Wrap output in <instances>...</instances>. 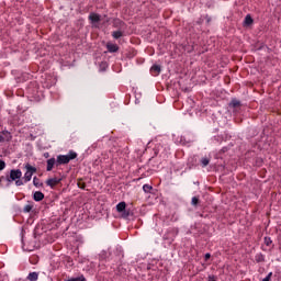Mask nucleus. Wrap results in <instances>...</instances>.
<instances>
[{"label": "nucleus", "mask_w": 281, "mask_h": 281, "mask_svg": "<svg viewBox=\"0 0 281 281\" xmlns=\"http://www.w3.org/2000/svg\"><path fill=\"white\" fill-rule=\"evenodd\" d=\"M106 49L110 54H115V53L120 52V46H117V44H113V43L109 42L106 44Z\"/></svg>", "instance_id": "obj_5"}, {"label": "nucleus", "mask_w": 281, "mask_h": 281, "mask_svg": "<svg viewBox=\"0 0 281 281\" xmlns=\"http://www.w3.org/2000/svg\"><path fill=\"white\" fill-rule=\"evenodd\" d=\"M255 260H256V262H265V255H262V254H257V255L255 256Z\"/></svg>", "instance_id": "obj_17"}, {"label": "nucleus", "mask_w": 281, "mask_h": 281, "mask_svg": "<svg viewBox=\"0 0 281 281\" xmlns=\"http://www.w3.org/2000/svg\"><path fill=\"white\" fill-rule=\"evenodd\" d=\"M126 210V202H120L117 205H116V211L122 214V212H124Z\"/></svg>", "instance_id": "obj_12"}, {"label": "nucleus", "mask_w": 281, "mask_h": 281, "mask_svg": "<svg viewBox=\"0 0 281 281\" xmlns=\"http://www.w3.org/2000/svg\"><path fill=\"white\" fill-rule=\"evenodd\" d=\"M77 186L80 188V190H85V188H87V183H85L82 180H78Z\"/></svg>", "instance_id": "obj_18"}, {"label": "nucleus", "mask_w": 281, "mask_h": 281, "mask_svg": "<svg viewBox=\"0 0 281 281\" xmlns=\"http://www.w3.org/2000/svg\"><path fill=\"white\" fill-rule=\"evenodd\" d=\"M122 36H124V32L122 31L112 32V37L115 38V41H117V38H122Z\"/></svg>", "instance_id": "obj_14"}, {"label": "nucleus", "mask_w": 281, "mask_h": 281, "mask_svg": "<svg viewBox=\"0 0 281 281\" xmlns=\"http://www.w3.org/2000/svg\"><path fill=\"white\" fill-rule=\"evenodd\" d=\"M150 74L151 76H159L161 74V66L159 65L151 66Z\"/></svg>", "instance_id": "obj_8"}, {"label": "nucleus", "mask_w": 281, "mask_h": 281, "mask_svg": "<svg viewBox=\"0 0 281 281\" xmlns=\"http://www.w3.org/2000/svg\"><path fill=\"white\" fill-rule=\"evenodd\" d=\"M78 157V153L70 150L68 155H58L57 156V166H65L69 164V161L76 159Z\"/></svg>", "instance_id": "obj_1"}, {"label": "nucleus", "mask_w": 281, "mask_h": 281, "mask_svg": "<svg viewBox=\"0 0 281 281\" xmlns=\"http://www.w3.org/2000/svg\"><path fill=\"white\" fill-rule=\"evenodd\" d=\"M210 258H212V255L210 252H206L204 256L205 262H207L210 260Z\"/></svg>", "instance_id": "obj_28"}, {"label": "nucleus", "mask_w": 281, "mask_h": 281, "mask_svg": "<svg viewBox=\"0 0 281 281\" xmlns=\"http://www.w3.org/2000/svg\"><path fill=\"white\" fill-rule=\"evenodd\" d=\"M22 177H23V172L21 171V169H12L10 171V176L7 178V181H9V183H12V181H16Z\"/></svg>", "instance_id": "obj_3"}, {"label": "nucleus", "mask_w": 281, "mask_h": 281, "mask_svg": "<svg viewBox=\"0 0 281 281\" xmlns=\"http://www.w3.org/2000/svg\"><path fill=\"white\" fill-rule=\"evenodd\" d=\"M33 199L34 201H43V199H45V194L41 191H36L34 194H33Z\"/></svg>", "instance_id": "obj_10"}, {"label": "nucleus", "mask_w": 281, "mask_h": 281, "mask_svg": "<svg viewBox=\"0 0 281 281\" xmlns=\"http://www.w3.org/2000/svg\"><path fill=\"white\" fill-rule=\"evenodd\" d=\"M114 25L115 27H117V25H124V22H122L121 20H115Z\"/></svg>", "instance_id": "obj_29"}, {"label": "nucleus", "mask_w": 281, "mask_h": 281, "mask_svg": "<svg viewBox=\"0 0 281 281\" xmlns=\"http://www.w3.org/2000/svg\"><path fill=\"white\" fill-rule=\"evenodd\" d=\"M245 25H251L254 23V18H251V15H246L245 21H244Z\"/></svg>", "instance_id": "obj_16"}, {"label": "nucleus", "mask_w": 281, "mask_h": 281, "mask_svg": "<svg viewBox=\"0 0 281 281\" xmlns=\"http://www.w3.org/2000/svg\"><path fill=\"white\" fill-rule=\"evenodd\" d=\"M271 278H273V272H269L268 276L262 279V281H271Z\"/></svg>", "instance_id": "obj_25"}, {"label": "nucleus", "mask_w": 281, "mask_h": 281, "mask_svg": "<svg viewBox=\"0 0 281 281\" xmlns=\"http://www.w3.org/2000/svg\"><path fill=\"white\" fill-rule=\"evenodd\" d=\"M200 164L202 165V168L210 166V158L207 157L201 158Z\"/></svg>", "instance_id": "obj_15"}, {"label": "nucleus", "mask_w": 281, "mask_h": 281, "mask_svg": "<svg viewBox=\"0 0 281 281\" xmlns=\"http://www.w3.org/2000/svg\"><path fill=\"white\" fill-rule=\"evenodd\" d=\"M24 168L26 170L24 173V183H29V181H32V177L36 175V167H32V165L26 164Z\"/></svg>", "instance_id": "obj_2"}, {"label": "nucleus", "mask_w": 281, "mask_h": 281, "mask_svg": "<svg viewBox=\"0 0 281 281\" xmlns=\"http://www.w3.org/2000/svg\"><path fill=\"white\" fill-rule=\"evenodd\" d=\"M33 186H35V188H40L41 186V180L37 177L33 178Z\"/></svg>", "instance_id": "obj_20"}, {"label": "nucleus", "mask_w": 281, "mask_h": 281, "mask_svg": "<svg viewBox=\"0 0 281 281\" xmlns=\"http://www.w3.org/2000/svg\"><path fill=\"white\" fill-rule=\"evenodd\" d=\"M89 21H91V23H100V21H101L100 14H98V13H90Z\"/></svg>", "instance_id": "obj_9"}, {"label": "nucleus", "mask_w": 281, "mask_h": 281, "mask_svg": "<svg viewBox=\"0 0 281 281\" xmlns=\"http://www.w3.org/2000/svg\"><path fill=\"white\" fill-rule=\"evenodd\" d=\"M272 243L273 240H271V237H265V245H267V247H270Z\"/></svg>", "instance_id": "obj_23"}, {"label": "nucleus", "mask_w": 281, "mask_h": 281, "mask_svg": "<svg viewBox=\"0 0 281 281\" xmlns=\"http://www.w3.org/2000/svg\"><path fill=\"white\" fill-rule=\"evenodd\" d=\"M14 181H15V186H18V187L23 186V180H21V178L18 180H14Z\"/></svg>", "instance_id": "obj_27"}, {"label": "nucleus", "mask_w": 281, "mask_h": 281, "mask_svg": "<svg viewBox=\"0 0 281 281\" xmlns=\"http://www.w3.org/2000/svg\"><path fill=\"white\" fill-rule=\"evenodd\" d=\"M12 140V134L7 131L3 130L0 134V144H3V142H11Z\"/></svg>", "instance_id": "obj_4"}, {"label": "nucleus", "mask_w": 281, "mask_h": 281, "mask_svg": "<svg viewBox=\"0 0 281 281\" xmlns=\"http://www.w3.org/2000/svg\"><path fill=\"white\" fill-rule=\"evenodd\" d=\"M60 181H63V179H58V178H50L46 181V186H48L49 188H56V186H58V183H60Z\"/></svg>", "instance_id": "obj_6"}, {"label": "nucleus", "mask_w": 281, "mask_h": 281, "mask_svg": "<svg viewBox=\"0 0 281 281\" xmlns=\"http://www.w3.org/2000/svg\"><path fill=\"white\" fill-rule=\"evenodd\" d=\"M191 204L196 207L199 205V198L196 196H193L192 200H191Z\"/></svg>", "instance_id": "obj_22"}, {"label": "nucleus", "mask_w": 281, "mask_h": 281, "mask_svg": "<svg viewBox=\"0 0 281 281\" xmlns=\"http://www.w3.org/2000/svg\"><path fill=\"white\" fill-rule=\"evenodd\" d=\"M143 190H144V192L148 193V192H150V190H153V187L150 184H144Z\"/></svg>", "instance_id": "obj_21"}, {"label": "nucleus", "mask_w": 281, "mask_h": 281, "mask_svg": "<svg viewBox=\"0 0 281 281\" xmlns=\"http://www.w3.org/2000/svg\"><path fill=\"white\" fill-rule=\"evenodd\" d=\"M47 166H46V170L47 172H52V170H54V166L57 165V160L56 158H49L47 161H46Z\"/></svg>", "instance_id": "obj_7"}, {"label": "nucleus", "mask_w": 281, "mask_h": 281, "mask_svg": "<svg viewBox=\"0 0 281 281\" xmlns=\"http://www.w3.org/2000/svg\"><path fill=\"white\" fill-rule=\"evenodd\" d=\"M207 280L209 281H216V276L211 274V276H209Z\"/></svg>", "instance_id": "obj_30"}, {"label": "nucleus", "mask_w": 281, "mask_h": 281, "mask_svg": "<svg viewBox=\"0 0 281 281\" xmlns=\"http://www.w3.org/2000/svg\"><path fill=\"white\" fill-rule=\"evenodd\" d=\"M5 170V161L0 160V171Z\"/></svg>", "instance_id": "obj_26"}, {"label": "nucleus", "mask_w": 281, "mask_h": 281, "mask_svg": "<svg viewBox=\"0 0 281 281\" xmlns=\"http://www.w3.org/2000/svg\"><path fill=\"white\" fill-rule=\"evenodd\" d=\"M44 157H49V153L44 154Z\"/></svg>", "instance_id": "obj_31"}, {"label": "nucleus", "mask_w": 281, "mask_h": 281, "mask_svg": "<svg viewBox=\"0 0 281 281\" xmlns=\"http://www.w3.org/2000/svg\"><path fill=\"white\" fill-rule=\"evenodd\" d=\"M26 280L38 281V272H31V273H29V276L26 277Z\"/></svg>", "instance_id": "obj_13"}, {"label": "nucleus", "mask_w": 281, "mask_h": 281, "mask_svg": "<svg viewBox=\"0 0 281 281\" xmlns=\"http://www.w3.org/2000/svg\"><path fill=\"white\" fill-rule=\"evenodd\" d=\"M228 106H231V109H238V106H240V101L237 100V99H232V101L228 104Z\"/></svg>", "instance_id": "obj_11"}, {"label": "nucleus", "mask_w": 281, "mask_h": 281, "mask_svg": "<svg viewBox=\"0 0 281 281\" xmlns=\"http://www.w3.org/2000/svg\"><path fill=\"white\" fill-rule=\"evenodd\" d=\"M123 218H128L131 216V211H127L126 209L121 213Z\"/></svg>", "instance_id": "obj_24"}, {"label": "nucleus", "mask_w": 281, "mask_h": 281, "mask_svg": "<svg viewBox=\"0 0 281 281\" xmlns=\"http://www.w3.org/2000/svg\"><path fill=\"white\" fill-rule=\"evenodd\" d=\"M34 206L32 205V204H26L25 206H24V209H23V212H25L26 214L27 213H30V212H32V209H33Z\"/></svg>", "instance_id": "obj_19"}]
</instances>
